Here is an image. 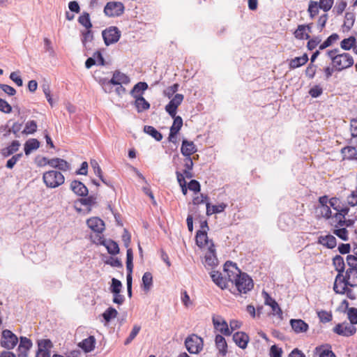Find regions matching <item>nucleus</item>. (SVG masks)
<instances>
[{
	"instance_id": "obj_1",
	"label": "nucleus",
	"mask_w": 357,
	"mask_h": 357,
	"mask_svg": "<svg viewBox=\"0 0 357 357\" xmlns=\"http://www.w3.org/2000/svg\"><path fill=\"white\" fill-rule=\"evenodd\" d=\"M43 179L46 186L50 188H57L65 181L64 176L60 172L55 170L45 172Z\"/></svg>"
},
{
	"instance_id": "obj_2",
	"label": "nucleus",
	"mask_w": 357,
	"mask_h": 357,
	"mask_svg": "<svg viewBox=\"0 0 357 357\" xmlns=\"http://www.w3.org/2000/svg\"><path fill=\"white\" fill-rule=\"evenodd\" d=\"M130 82V79L126 74L120 72L119 70H115L113 73L112 78L110 80L102 79L101 84L103 90L106 93H110V89L107 90V87L110 85H121L122 84H128Z\"/></svg>"
},
{
	"instance_id": "obj_3",
	"label": "nucleus",
	"mask_w": 357,
	"mask_h": 357,
	"mask_svg": "<svg viewBox=\"0 0 357 357\" xmlns=\"http://www.w3.org/2000/svg\"><path fill=\"white\" fill-rule=\"evenodd\" d=\"M237 291L239 294H246L253 288V281L252 278L245 273H241L234 281Z\"/></svg>"
},
{
	"instance_id": "obj_4",
	"label": "nucleus",
	"mask_w": 357,
	"mask_h": 357,
	"mask_svg": "<svg viewBox=\"0 0 357 357\" xmlns=\"http://www.w3.org/2000/svg\"><path fill=\"white\" fill-rule=\"evenodd\" d=\"M185 346L190 354H197L202 350L204 341L197 335L192 334L186 337Z\"/></svg>"
},
{
	"instance_id": "obj_5",
	"label": "nucleus",
	"mask_w": 357,
	"mask_h": 357,
	"mask_svg": "<svg viewBox=\"0 0 357 357\" xmlns=\"http://www.w3.org/2000/svg\"><path fill=\"white\" fill-rule=\"evenodd\" d=\"M124 5L119 1H109L104 8V13L109 17H119L124 13Z\"/></svg>"
},
{
	"instance_id": "obj_6",
	"label": "nucleus",
	"mask_w": 357,
	"mask_h": 357,
	"mask_svg": "<svg viewBox=\"0 0 357 357\" xmlns=\"http://www.w3.org/2000/svg\"><path fill=\"white\" fill-rule=\"evenodd\" d=\"M121 35V31L116 26H109L102 32L105 44L107 46L117 43Z\"/></svg>"
},
{
	"instance_id": "obj_7",
	"label": "nucleus",
	"mask_w": 357,
	"mask_h": 357,
	"mask_svg": "<svg viewBox=\"0 0 357 357\" xmlns=\"http://www.w3.org/2000/svg\"><path fill=\"white\" fill-rule=\"evenodd\" d=\"M335 60L333 67L337 71H341L354 65V59L349 53L340 54Z\"/></svg>"
},
{
	"instance_id": "obj_8",
	"label": "nucleus",
	"mask_w": 357,
	"mask_h": 357,
	"mask_svg": "<svg viewBox=\"0 0 357 357\" xmlns=\"http://www.w3.org/2000/svg\"><path fill=\"white\" fill-rule=\"evenodd\" d=\"M17 342V337L11 331L6 329L2 331L1 339V347L10 350L13 349Z\"/></svg>"
},
{
	"instance_id": "obj_9",
	"label": "nucleus",
	"mask_w": 357,
	"mask_h": 357,
	"mask_svg": "<svg viewBox=\"0 0 357 357\" xmlns=\"http://www.w3.org/2000/svg\"><path fill=\"white\" fill-rule=\"evenodd\" d=\"M333 331L340 335L349 337L356 333V328L354 324L344 321L337 324L333 328Z\"/></svg>"
},
{
	"instance_id": "obj_10",
	"label": "nucleus",
	"mask_w": 357,
	"mask_h": 357,
	"mask_svg": "<svg viewBox=\"0 0 357 357\" xmlns=\"http://www.w3.org/2000/svg\"><path fill=\"white\" fill-rule=\"evenodd\" d=\"M224 271L227 273L226 277L228 281L232 283L238 277V275L243 273L237 267L236 264L230 261H227L225 264Z\"/></svg>"
},
{
	"instance_id": "obj_11",
	"label": "nucleus",
	"mask_w": 357,
	"mask_h": 357,
	"mask_svg": "<svg viewBox=\"0 0 357 357\" xmlns=\"http://www.w3.org/2000/svg\"><path fill=\"white\" fill-rule=\"evenodd\" d=\"M38 347L36 357H50V349L53 347V344L50 340H39Z\"/></svg>"
},
{
	"instance_id": "obj_12",
	"label": "nucleus",
	"mask_w": 357,
	"mask_h": 357,
	"mask_svg": "<svg viewBox=\"0 0 357 357\" xmlns=\"http://www.w3.org/2000/svg\"><path fill=\"white\" fill-rule=\"evenodd\" d=\"M212 321L215 330L218 331L220 333H222L224 335H231V331L229 328L228 324L222 317L213 316L212 318Z\"/></svg>"
},
{
	"instance_id": "obj_13",
	"label": "nucleus",
	"mask_w": 357,
	"mask_h": 357,
	"mask_svg": "<svg viewBox=\"0 0 357 357\" xmlns=\"http://www.w3.org/2000/svg\"><path fill=\"white\" fill-rule=\"evenodd\" d=\"M204 259L205 266L214 267L218 264V260L215 255V245L212 241H210V245L205 254Z\"/></svg>"
},
{
	"instance_id": "obj_14",
	"label": "nucleus",
	"mask_w": 357,
	"mask_h": 357,
	"mask_svg": "<svg viewBox=\"0 0 357 357\" xmlns=\"http://www.w3.org/2000/svg\"><path fill=\"white\" fill-rule=\"evenodd\" d=\"M183 98L184 97L182 94L176 93L169 101V102L165 106V110L171 117H174V116L176 114V109L181 104Z\"/></svg>"
},
{
	"instance_id": "obj_15",
	"label": "nucleus",
	"mask_w": 357,
	"mask_h": 357,
	"mask_svg": "<svg viewBox=\"0 0 357 357\" xmlns=\"http://www.w3.org/2000/svg\"><path fill=\"white\" fill-rule=\"evenodd\" d=\"M33 346L31 340L26 337H20L17 348V357H28V353Z\"/></svg>"
},
{
	"instance_id": "obj_16",
	"label": "nucleus",
	"mask_w": 357,
	"mask_h": 357,
	"mask_svg": "<svg viewBox=\"0 0 357 357\" xmlns=\"http://www.w3.org/2000/svg\"><path fill=\"white\" fill-rule=\"evenodd\" d=\"M88 227L94 232L102 233L105 229L104 222L98 217H93L87 220Z\"/></svg>"
},
{
	"instance_id": "obj_17",
	"label": "nucleus",
	"mask_w": 357,
	"mask_h": 357,
	"mask_svg": "<svg viewBox=\"0 0 357 357\" xmlns=\"http://www.w3.org/2000/svg\"><path fill=\"white\" fill-rule=\"evenodd\" d=\"M349 286L347 284L344 275L342 274H337L333 284V289L336 294H344L346 291L347 287Z\"/></svg>"
},
{
	"instance_id": "obj_18",
	"label": "nucleus",
	"mask_w": 357,
	"mask_h": 357,
	"mask_svg": "<svg viewBox=\"0 0 357 357\" xmlns=\"http://www.w3.org/2000/svg\"><path fill=\"white\" fill-rule=\"evenodd\" d=\"M70 189L75 194L81 197H85L88 195V188L84 183L77 180H74L70 183Z\"/></svg>"
},
{
	"instance_id": "obj_19",
	"label": "nucleus",
	"mask_w": 357,
	"mask_h": 357,
	"mask_svg": "<svg viewBox=\"0 0 357 357\" xmlns=\"http://www.w3.org/2000/svg\"><path fill=\"white\" fill-rule=\"evenodd\" d=\"M210 275L213 282L220 289L227 288V282L229 281L226 276L223 277L221 273L215 271H211Z\"/></svg>"
},
{
	"instance_id": "obj_20",
	"label": "nucleus",
	"mask_w": 357,
	"mask_h": 357,
	"mask_svg": "<svg viewBox=\"0 0 357 357\" xmlns=\"http://www.w3.org/2000/svg\"><path fill=\"white\" fill-rule=\"evenodd\" d=\"M215 343L216 349L218 350V354L225 357L227 354V344L225 338L221 335H216Z\"/></svg>"
},
{
	"instance_id": "obj_21",
	"label": "nucleus",
	"mask_w": 357,
	"mask_h": 357,
	"mask_svg": "<svg viewBox=\"0 0 357 357\" xmlns=\"http://www.w3.org/2000/svg\"><path fill=\"white\" fill-rule=\"evenodd\" d=\"M233 340L238 347L245 349L249 342V337L243 332H236L233 335Z\"/></svg>"
},
{
	"instance_id": "obj_22",
	"label": "nucleus",
	"mask_w": 357,
	"mask_h": 357,
	"mask_svg": "<svg viewBox=\"0 0 357 357\" xmlns=\"http://www.w3.org/2000/svg\"><path fill=\"white\" fill-rule=\"evenodd\" d=\"M317 242L330 249L334 248L337 245L335 237L331 234L320 236L318 238Z\"/></svg>"
},
{
	"instance_id": "obj_23",
	"label": "nucleus",
	"mask_w": 357,
	"mask_h": 357,
	"mask_svg": "<svg viewBox=\"0 0 357 357\" xmlns=\"http://www.w3.org/2000/svg\"><path fill=\"white\" fill-rule=\"evenodd\" d=\"M181 151L184 156H191V155L197 151V148L193 142L183 139Z\"/></svg>"
},
{
	"instance_id": "obj_24",
	"label": "nucleus",
	"mask_w": 357,
	"mask_h": 357,
	"mask_svg": "<svg viewBox=\"0 0 357 357\" xmlns=\"http://www.w3.org/2000/svg\"><path fill=\"white\" fill-rule=\"evenodd\" d=\"M291 326L292 329L296 333H304L308 330V324L302 319H291Z\"/></svg>"
},
{
	"instance_id": "obj_25",
	"label": "nucleus",
	"mask_w": 357,
	"mask_h": 357,
	"mask_svg": "<svg viewBox=\"0 0 357 357\" xmlns=\"http://www.w3.org/2000/svg\"><path fill=\"white\" fill-rule=\"evenodd\" d=\"M308 56L307 54H304L301 56H297L289 61V68L295 69L305 65L308 61Z\"/></svg>"
},
{
	"instance_id": "obj_26",
	"label": "nucleus",
	"mask_w": 357,
	"mask_h": 357,
	"mask_svg": "<svg viewBox=\"0 0 357 357\" xmlns=\"http://www.w3.org/2000/svg\"><path fill=\"white\" fill-rule=\"evenodd\" d=\"M96 344V339L93 336L83 340L79 343V347L82 348L85 352H90L93 350Z\"/></svg>"
},
{
	"instance_id": "obj_27",
	"label": "nucleus",
	"mask_w": 357,
	"mask_h": 357,
	"mask_svg": "<svg viewBox=\"0 0 357 357\" xmlns=\"http://www.w3.org/2000/svg\"><path fill=\"white\" fill-rule=\"evenodd\" d=\"M102 245H103L107 252L112 255H116L119 253V247L116 242L114 241H112L111 239L109 240H104L102 243Z\"/></svg>"
},
{
	"instance_id": "obj_28",
	"label": "nucleus",
	"mask_w": 357,
	"mask_h": 357,
	"mask_svg": "<svg viewBox=\"0 0 357 357\" xmlns=\"http://www.w3.org/2000/svg\"><path fill=\"white\" fill-rule=\"evenodd\" d=\"M344 278L347 284L351 287H357V270L354 271H346Z\"/></svg>"
},
{
	"instance_id": "obj_29",
	"label": "nucleus",
	"mask_w": 357,
	"mask_h": 357,
	"mask_svg": "<svg viewBox=\"0 0 357 357\" xmlns=\"http://www.w3.org/2000/svg\"><path fill=\"white\" fill-rule=\"evenodd\" d=\"M196 244L199 248L204 247L205 245L209 243V240L207 236V232L206 230H199L197 232L196 236Z\"/></svg>"
},
{
	"instance_id": "obj_30",
	"label": "nucleus",
	"mask_w": 357,
	"mask_h": 357,
	"mask_svg": "<svg viewBox=\"0 0 357 357\" xmlns=\"http://www.w3.org/2000/svg\"><path fill=\"white\" fill-rule=\"evenodd\" d=\"M265 304L269 305L271 307L272 311L273 312L274 314L277 315H282V311L279 305L278 304V303L274 299H273L267 293H265Z\"/></svg>"
},
{
	"instance_id": "obj_31",
	"label": "nucleus",
	"mask_w": 357,
	"mask_h": 357,
	"mask_svg": "<svg viewBox=\"0 0 357 357\" xmlns=\"http://www.w3.org/2000/svg\"><path fill=\"white\" fill-rule=\"evenodd\" d=\"M40 146V142L36 139H29L24 144V153L29 155L33 151L38 149Z\"/></svg>"
},
{
	"instance_id": "obj_32",
	"label": "nucleus",
	"mask_w": 357,
	"mask_h": 357,
	"mask_svg": "<svg viewBox=\"0 0 357 357\" xmlns=\"http://www.w3.org/2000/svg\"><path fill=\"white\" fill-rule=\"evenodd\" d=\"M20 146V143L17 140H14L10 145L1 150V154L4 157H8L17 152Z\"/></svg>"
},
{
	"instance_id": "obj_33",
	"label": "nucleus",
	"mask_w": 357,
	"mask_h": 357,
	"mask_svg": "<svg viewBox=\"0 0 357 357\" xmlns=\"http://www.w3.org/2000/svg\"><path fill=\"white\" fill-rule=\"evenodd\" d=\"M148 89V84L144 82H139L136 84L130 91V94L133 98L142 96L141 93Z\"/></svg>"
},
{
	"instance_id": "obj_34",
	"label": "nucleus",
	"mask_w": 357,
	"mask_h": 357,
	"mask_svg": "<svg viewBox=\"0 0 357 357\" xmlns=\"http://www.w3.org/2000/svg\"><path fill=\"white\" fill-rule=\"evenodd\" d=\"M227 207V204L222 203L218 205H213L211 206L210 203L206 204V215H211L214 213H219L222 212L225 208Z\"/></svg>"
},
{
	"instance_id": "obj_35",
	"label": "nucleus",
	"mask_w": 357,
	"mask_h": 357,
	"mask_svg": "<svg viewBox=\"0 0 357 357\" xmlns=\"http://www.w3.org/2000/svg\"><path fill=\"white\" fill-rule=\"evenodd\" d=\"M135 105L138 112H142L144 110L149 109L150 104L146 101L144 97L139 96V97L135 98Z\"/></svg>"
},
{
	"instance_id": "obj_36",
	"label": "nucleus",
	"mask_w": 357,
	"mask_h": 357,
	"mask_svg": "<svg viewBox=\"0 0 357 357\" xmlns=\"http://www.w3.org/2000/svg\"><path fill=\"white\" fill-rule=\"evenodd\" d=\"M142 289L145 291H149L153 285V276L150 272H146L142 276Z\"/></svg>"
},
{
	"instance_id": "obj_37",
	"label": "nucleus",
	"mask_w": 357,
	"mask_h": 357,
	"mask_svg": "<svg viewBox=\"0 0 357 357\" xmlns=\"http://www.w3.org/2000/svg\"><path fill=\"white\" fill-rule=\"evenodd\" d=\"M356 44V39L354 36H350L347 38L343 39L340 43V47L344 50H349L353 48L354 51V47Z\"/></svg>"
},
{
	"instance_id": "obj_38",
	"label": "nucleus",
	"mask_w": 357,
	"mask_h": 357,
	"mask_svg": "<svg viewBox=\"0 0 357 357\" xmlns=\"http://www.w3.org/2000/svg\"><path fill=\"white\" fill-rule=\"evenodd\" d=\"M333 264L335 270L338 272L337 274L343 275L345 266L343 257L340 255H336L333 259Z\"/></svg>"
},
{
	"instance_id": "obj_39",
	"label": "nucleus",
	"mask_w": 357,
	"mask_h": 357,
	"mask_svg": "<svg viewBox=\"0 0 357 357\" xmlns=\"http://www.w3.org/2000/svg\"><path fill=\"white\" fill-rule=\"evenodd\" d=\"M144 131L145 133L151 135L158 142L161 141L162 139V135L153 126H145L144 128Z\"/></svg>"
},
{
	"instance_id": "obj_40",
	"label": "nucleus",
	"mask_w": 357,
	"mask_h": 357,
	"mask_svg": "<svg viewBox=\"0 0 357 357\" xmlns=\"http://www.w3.org/2000/svg\"><path fill=\"white\" fill-rule=\"evenodd\" d=\"M356 19V15L353 12H347L344 16V26L347 29L350 30L354 26Z\"/></svg>"
},
{
	"instance_id": "obj_41",
	"label": "nucleus",
	"mask_w": 357,
	"mask_h": 357,
	"mask_svg": "<svg viewBox=\"0 0 357 357\" xmlns=\"http://www.w3.org/2000/svg\"><path fill=\"white\" fill-rule=\"evenodd\" d=\"M78 22L84 26L86 29H89L92 27V24L91 22L90 16L88 13H83L78 17Z\"/></svg>"
},
{
	"instance_id": "obj_42",
	"label": "nucleus",
	"mask_w": 357,
	"mask_h": 357,
	"mask_svg": "<svg viewBox=\"0 0 357 357\" xmlns=\"http://www.w3.org/2000/svg\"><path fill=\"white\" fill-rule=\"evenodd\" d=\"M294 34L295 38L299 40L309 39L310 38L309 33H306L305 30L304 24L298 25Z\"/></svg>"
},
{
	"instance_id": "obj_43",
	"label": "nucleus",
	"mask_w": 357,
	"mask_h": 357,
	"mask_svg": "<svg viewBox=\"0 0 357 357\" xmlns=\"http://www.w3.org/2000/svg\"><path fill=\"white\" fill-rule=\"evenodd\" d=\"M118 312L112 307H108L102 314V317L107 323H109L112 319L116 317Z\"/></svg>"
},
{
	"instance_id": "obj_44",
	"label": "nucleus",
	"mask_w": 357,
	"mask_h": 357,
	"mask_svg": "<svg viewBox=\"0 0 357 357\" xmlns=\"http://www.w3.org/2000/svg\"><path fill=\"white\" fill-rule=\"evenodd\" d=\"M37 130V123L35 121H28L22 133L25 135L33 134Z\"/></svg>"
},
{
	"instance_id": "obj_45",
	"label": "nucleus",
	"mask_w": 357,
	"mask_h": 357,
	"mask_svg": "<svg viewBox=\"0 0 357 357\" xmlns=\"http://www.w3.org/2000/svg\"><path fill=\"white\" fill-rule=\"evenodd\" d=\"M339 39V36L337 33L331 34L322 44L319 47L320 50H324L331 46L334 42Z\"/></svg>"
},
{
	"instance_id": "obj_46",
	"label": "nucleus",
	"mask_w": 357,
	"mask_h": 357,
	"mask_svg": "<svg viewBox=\"0 0 357 357\" xmlns=\"http://www.w3.org/2000/svg\"><path fill=\"white\" fill-rule=\"evenodd\" d=\"M319 4L317 1H310L307 11L311 18H314L319 13Z\"/></svg>"
},
{
	"instance_id": "obj_47",
	"label": "nucleus",
	"mask_w": 357,
	"mask_h": 357,
	"mask_svg": "<svg viewBox=\"0 0 357 357\" xmlns=\"http://www.w3.org/2000/svg\"><path fill=\"white\" fill-rule=\"evenodd\" d=\"M133 253L131 248H128L126 252V268L127 272H132L133 269Z\"/></svg>"
},
{
	"instance_id": "obj_48",
	"label": "nucleus",
	"mask_w": 357,
	"mask_h": 357,
	"mask_svg": "<svg viewBox=\"0 0 357 357\" xmlns=\"http://www.w3.org/2000/svg\"><path fill=\"white\" fill-rule=\"evenodd\" d=\"M347 263L348 265V268L347 271H354L357 270V256L354 255H348L347 257Z\"/></svg>"
},
{
	"instance_id": "obj_49",
	"label": "nucleus",
	"mask_w": 357,
	"mask_h": 357,
	"mask_svg": "<svg viewBox=\"0 0 357 357\" xmlns=\"http://www.w3.org/2000/svg\"><path fill=\"white\" fill-rule=\"evenodd\" d=\"M333 234L338 236L343 241H347L349 239L348 237V231L345 227L342 228H335L333 229Z\"/></svg>"
},
{
	"instance_id": "obj_50",
	"label": "nucleus",
	"mask_w": 357,
	"mask_h": 357,
	"mask_svg": "<svg viewBox=\"0 0 357 357\" xmlns=\"http://www.w3.org/2000/svg\"><path fill=\"white\" fill-rule=\"evenodd\" d=\"M121 287L122 283L120 280L116 278H112L110 290L113 294H117L118 293H121Z\"/></svg>"
},
{
	"instance_id": "obj_51",
	"label": "nucleus",
	"mask_w": 357,
	"mask_h": 357,
	"mask_svg": "<svg viewBox=\"0 0 357 357\" xmlns=\"http://www.w3.org/2000/svg\"><path fill=\"white\" fill-rule=\"evenodd\" d=\"M172 118L174 119V122L170 130L178 132L183 126V119L181 116L176 115Z\"/></svg>"
},
{
	"instance_id": "obj_52",
	"label": "nucleus",
	"mask_w": 357,
	"mask_h": 357,
	"mask_svg": "<svg viewBox=\"0 0 357 357\" xmlns=\"http://www.w3.org/2000/svg\"><path fill=\"white\" fill-rule=\"evenodd\" d=\"M347 317L349 323L355 325L357 324V308L350 307L348 308Z\"/></svg>"
},
{
	"instance_id": "obj_53",
	"label": "nucleus",
	"mask_w": 357,
	"mask_h": 357,
	"mask_svg": "<svg viewBox=\"0 0 357 357\" xmlns=\"http://www.w3.org/2000/svg\"><path fill=\"white\" fill-rule=\"evenodd\" d=\"M140 329H141V327L139 326L135 325L133 326V328H132V331L130 332L129 336L125 340L124 344L126 345L129 344L135 338V337L137 335V334L139 333Z\"/></svg>"
},
{
	"instance_id": "obj_54",
	"label": "nucleus",
	"mask_w": 357,
	"mask_h": 357,
	"mask_svg": "<svg viewBox=\"0 0 357 357\" xmlns=\"http://www.w3.org/2000/svg\"><path fill=\"white\" fill-rule=\"evenodd\" d=\"M316 351L319 354V357H336L334 353L328 349L317 347Z\"/></svg>"
},
{
	"instance_id": "obj_55",
	"label": "nucleus",
	"mask_w": 357,
	"mask_h": 357,
	"mask_svg": "<svg viewBox=\"0 0 357 357\" xmlns=\"http://www.w3.org/2000/svg\"><path fill=\"white\" fill-rule=\"evenodd\" d=\"M334 0H320L318 2L320 9H322L324 12L328 11L333 4Z\"/></svg>"
},
{
	"instance_id": "obj_56",
	"label": "nucleus",
	"mask_w": 357,
	"mask_h": 357,
	"mask_svg": "<svg viewBox=\"0 0 357 357\" xmlns=\"http://www.w3.org/2000/svg\"><path fill=\"white\" fill-rule=\"evenodd\" d=\"M82 42L84 46L86 45V43L88 42H91L93 39V35L92 31L90 30V29H86V31H83L82 33Z\"/></svg>"
},
{
	"instance_id": "obj_57",
	"label": "nucleus",
	"mask_w": 357,
	"mask_h": 357,
	"mask_svg": "<svg viewBox=\"0 0 357 357\" xmlns=\"http://www.w3.org/2000/svg\"><path fill=\"white\" fill-rule=\"evenodd\" d=\"M321 41V38L319 36L314 37L311 39L309 38L307 47L309 50H314Z\"/></svg>"
},
{
	"instance_id": "obj_58",
	"label": "nucleus",
	"mask_w": 357,
	"mask_h": 357,
	"mask_svg": "<svg viewBox=\"0 0 357 357\" xmlns=\"http://www.w3.org/2000/svg\"><path fill=\"white\" fill-rule=\"evenodd\" d=\"M0 111L6 114H9L12 111L10 105L2 98H0Z\"/></svg>"
},
{
	"instance_id": "obj_59",
	"label": "nucleus",
	"mask_w": 357,
	"mask_h": 357,
	"mask_svg": "<svg viewBox=\"0 0 357 357\" xmlns=\"http://www.w3.org/2000/svg\"><path fill=\"white\" fill-rule=\"evenodd\" d=\"M318 317H319L320 321L323 323H327V322L330 321L332 319L331 314L326 311H324V310L319 312Z\"/></svg>"
},
{
	"instance_id": "obj_60",
	"label": "nucleus",
	"mask_w": 357,
	"mask_h": 357,
	"mask_svg": "<svg viewBox=\"0 0 357 357\" xmlns=\"http://www.w3.org/2000/svg\"><path fill=\"white\" fill-rule=\"evenodd\" d=\"M22 156V153H18L13 155L11 158H10L6 162V167L8 169H12L17 162L21 158Z\"/></svg>"
},
{
	"instance_id": "obj_61",
	"label": "nucleus",
	"mask_w": 357,
	"mask_h": 357,
	"mask_svg": "<svg viewBox=\"0 0 357 357\" xmlns=\"http://www.w3.org/2000/svg\"><path fill=\"white\" fill-rule=\"evenodd\" d=\"M105 264H109L112 267H123L121 261L119 258H114L112 257H110L107 261H105Z\"/></svg>"
},
{
	"instance_id": "obj_62",
	"label": "nucleus",
	"mask_w": 357,
	"mask_h": 357,
	"mask_svg": "<svg viewBox=\"0 0 357 357\" xmlns=\"http://www.w3.org/2000/svg\"><path fill=\"white\" fill-rule=\"evenodd\" d=\"M328 14H324L321 15L318 20L317 22V29H319V31L321 32L323 29L325 27L326 24L328 20Z\"/></svg>"
},
{
	"instance_id": "obj_63",
	"label": "nucleus",
	"mask_w": 357,
	"mask_h": 357,
	"mask_svg": "<svg viewBox=\"0 0 357 357\" xmlns=\"http://www.w3.org/2000/svg\"><path fill=\"white\" fill-rule=\"evenodd\" d=\"M178 84H174L172 86H169L165 91L164 93L169 98L173 96V95L178 91Z\"/></svg>"
},
{
	"instance_id": "obj_64",
	"label": "nucleus",
	"mask_w": 357,
	"mask_h": 357,
	"mask_svg": "<svg viewBox=\"0 0 357 357\" xmlns=\"http://www.w3.org/2000/svg\"><path fill=\"white\" fill-rule=\"evenodd\" d=\"M282 351L280 348L277 347L276 345H273L270 349V356L271 357H281Z\"/></svg>"
}]
</instances>
